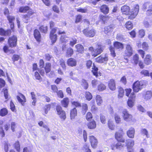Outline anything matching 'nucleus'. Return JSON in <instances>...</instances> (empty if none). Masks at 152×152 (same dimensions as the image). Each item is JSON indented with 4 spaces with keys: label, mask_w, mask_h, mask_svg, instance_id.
<instances>
[{
    "label": "nucleus",
    "mask_w": 152,
    "mask_h": 152,
    "mask_svg": "<svg viewBox=\"0 0 152 152\" xmlns=\"http://www.w3.org/2000/svg\"><path fill=\"white\" fill-rule=\"evenodd\" d=\"M139 6L137 4L135 5L134 8L129 11L128 14L129 15V18L131 19H133L135 18L138 14L139 11Z\"/></svg>",
    "instance_id": "obj_1"
},
{
    "label": "nucleus",
    "mask_w": 152,
    "mask_h": 152,
    "mask_svg": "<svg viewBox=\"0 0 152 152\" xmlns=\"http://www.w3.org/2000/svg\"><path fill=\"white\" fill-rule=\"evenodd\" d=\"M144 83L143 81H137L135 82L133 86L134 91L136 92H138L143 88L144 85Z\"/></svg>",
    "instance_id": "obj_2"
},
{
    "label": "nucleus",
    "mask_w": 152,
    "mask_h": 152,
    "mask_svg": "<svg viewBox=\"0 0 152 152\" xmlns=\"http://www.w3.org/2000/svg\"><path fill=\"white\" fill-rule=\"evenodd\" d=\"M83 32L85 36L89 37H93L96 33V31L94 28H86L83 30Z\"/></svg>",
    "instance_id": "obj_3"
},
{
    "label": "nucleus",
    "mask_w": 152,
    "mask_h": 152,
    "mask_svg": "<svg viewBox=\"0 0 152 152\" xmlns=\"http://www.w3.org/2000/svg\"><path fill=\"white\" fill-rule=\"evenodd\" d=\"M56 109L57 114L58 115L60 118L63 120L64 121L66 118L65 112L62 110V107L60 105L56 106Z\"/></svg>",
    "instance_id": "obj_4"
},
{
    "label": "nucleus",
    "mask_w": 152,
    "mask_h": 152,
    "mask_svg": "<svg viewBox=\"0 0 152 152\" xmlns=\"http://www.w3.org/2000/svg\"><path fill=\"white\" fill-rule=\"evenodd\" d=\"M133 53V50L132 45L129 44H127L124 51L125 56L129 57L132 55Z\"/></svg>",
    "instance_id": "obj_5"
},
{
    "label": "nucleus",
    "mask_w": 152,
    "mask_h": 152,
    "mask_svg": "<svg viewBox=\"0 0 152 152\" xmlns=\"http://www.w3.org/2000/svg\"><path fill=\"white\" fill-rule=\"evenodd\" d=\"M123 117L124 119L126 121H131L132 120L133 116L129 114L127 110H124L122 112Z\"/></svg>",
    "instance_id": "obj_6"
},
{
    "label": "nucleus",
    "mask_w": 152,
    "mask_h": 152,
    "mask_svg": "<svg viewBox=\"0 0 152 152\" xmlns=\"http://www.w3.org/2000/svg\"><path fill=\"white\" fill-rule=\"evenodd\" d=\"M124 134L122 130L119 132H116L115 134V139L118 141L124 142L125 140L123 137Z\"/></svg>",
    "instance_id": "obj_7"
},
{
    "label": "nucleus",
    "mask_w": 152,
    "mask_h": 152,
    "mask_svg": "<svg viewBox=\"0 0 152 152\" xmlns=\"http://www.w3.org/2000/svg\"><path fill=\"white\" fill-rule=\"evenodd\" d=\"M17 38L16 36H13L12 37H10L8 40V44L11 48L15 47L16 45Z\"/></svg>",
    "instance_id": "obj_8"
},
{
    "label": "nucleus",
    "mask_w": 152,
    "mask_h": 152,
    "mask_svg": "<svg viewBox=\"0 0 152 152\" xmlns=\"http://www.w3.org/2000/svg\"><path fill=\"white\" fill-rule=\"evenodd\" d=\"M104 49L103 46L101 45H98L94 50V53H93L92 55L94 57L102 53Z\"/></svg>",
    "instance_id": "obj_9"
},
{
    "label": "nucleus",
    "mask_w": 152,
    "mask_h": 152,
    "mask_svg": "<svg viewBox=\"0 0 152 152\" xmlns=\"http://www.w3.org/2000/svg\"><path fill=\"white\" fill-rule=\"evenodd\" d=\"M89 139L92 147L94 148H95L98 143L97 139L93 136H90Z\"/></svg>",
    "instance_id": "obj_10"
},
{
    "label": "nucleus",
    "mask_w": 152,
    "mask_h": 152,
    "mask_svg": "<svg viewBox=\"0 0 152 152\" xmlns=\"http://www.w3.org/2000/svg\"><path fill=\"white\" fill-rule=\"evenodd\" d=\"M135 132L134 129L133 128L131 127L127 131V135L129 137L133 138L134 137Z\"/></svg>",
    "instance_id": "obj_11"
},
{
    "label": "nucleus",
    "mask_w": 152,
    "mask_h": 152,
    "mask_svg": "<svg viewBox=\"0 0 152 152\" xmlns=\"http://www.w3.org/2000/svg\"><path fill=\"white\" fill-rule=\"evenodd\" d=\"M17 98L18 101L23 105L24 103L26 102L25 96L22 94H19V95L17 96Z\"/></svg>",
    "instance_id": "obj_12"
},
{
    "label": "nucleus",
    "mask_w": 152,
    "mask_h": 152,
    "mask_svg": "<svg viewBox=\"0 0 152 152\" xmlns=\"http://www.w3.org/2000/svg\"><path fill=\"white\" fill-rule=\"evenodd\" d=\"M108 86L110 89L111 90L114 91L115 89V83L114 80L111 79L109 81Z\"/></svg>",
    "instance_id": "obj_13"
},
{
    "label": "nucleus",
    "mask_w": 152,
    "mask_h": 152,
    "mask_svg": "<svg viewBox=\"0 0 152 152\" xmlns=\"http://www.w3.org/2000/svg\"><path fill=\"white\" fill-rule=\"evenodd\" d=\"M67 64L68 65L71 66H75L76 65L77 62L75 59L70 58L67 60Z\"/></svg>",
    "instance_id": "obj_14"
},
{
    "label": "nucleus",
    "mask_w": 152,
    "mask_h": 152,
    "mask_svg": "<svg viewBox=\"0 0 152 152\" xmlns=\"http://www.w3.org/2000/svg\"><path fill=\"white\" fill-rule=\"evenodd\" d=\"M34 36L38 42L40 41L41 35L40 32L37 29H35L34 31Z\"/></svg>",
    "instance_id": "obj_15"
},
{
    "label": "nucleus",
    "mask_w": 152,
    "mask_h": 152,
    "mask_svg": "<svg viewBox=\"0 0 152 152\" xmlns=\"http://www.w3.org/2000/svg\"><path fill=\"white\" fill-rule=\"evenodd\" d=\"M69 102V99L68 98H65L63 99V100L61 101V103L62 106L66 108L68 107Z\"/></svg>",
    "instance_id": "obj_16"
},
{
    "label": "nucleus",
    "mask_w": 152,
    "mask_h": 152,
    "mask_svg": "<svg viewBox=\"0 0 152 152\" xmlns=\"http://www.w3.org/2000/svg\"><path fill=\"white\" fill-rule=\"evenodd\" d=\"M151 55L149 54L147 55L144 59V62L145 64L149 65L151 62Z\"/></svg>",
    "instance_id": "obj_17"
},
{
    "label": "nucleus",
    "mask_w": 152,
    "mask_h": 152,
    "mask_svg": "<svg viewBox=\"0 0 152 152\" xmlns=\"http://www.w3.org/2000/svg\"><path fill=\"white\" fill-rule=\"evenodd\" d=\"M130 10L129 7L125 5L123 6L121 8V10L123 14L127 15L129 13Z\"/></svg>",
    "instance_id": "obj_18"
},
{
    "label": "nucleus",
    "mask_w": 152,
    "mask_h": 152,
    "mask_svg": "<svg viewBox=\"0 0 152 152\" xmlns=\"http://www.w3.org/2000/svg\"><path fill=\"white\" fill-rule=\"evenodd\" d=\"M87 126L88 128L90 129H94L96 127V123L93 120L88 123Z\"/></svg>",
    "instance_id": "obj_19"
},
{
    "label": "nucleus",
    "mask_w": 152,
    "mask_h": 152,
    "mask_svg": "<svg viewBox=\"0 0 152 152\" xmlns=\"http://www.w3.org/2000/svg\"><path fill=\"white\" fill-rule=\"evenodd\" d=\"M152 96V93L150 91H147L143 97L145 100H148L150 99Z\"/></svg>",
    "instance_id": "obj_20"
},
{
    "label": "nucleus",
    "mask_w": 152,
    "mask_h": 152,
    "mask_svg": "<svg viewBox=\"0 0 152 152\" xmlns=\"http://www.w3.org/2000/svg\"><path fill=\"white\" fill-rule=\"evenodd\" d=\"M77 115V110L74 107L71 110L70 118L71 120L74 119Z\"/></svg>",
    "instance_id": "obj_21"
},
{
    "label": "nucleus",
    "mask_w": 152,
    "mask_h": 152,
    "mask_svg": "<svg viewBox=\"0 0 152 152\" xmlns=\"http://www.w3.org/2000/svg\"><path fill=\"white\" fill-rule=\"evenodd\" d=\"M96 101L97 105L100 106L103 102L102 97L99 95H97L96 98Z\"/></svg>",
    "instance_id": "obj_22"
},
{
    "label": "nucleus",
    "mask_w": 152,
    "mask_h": 152,
    "mask_svg": "<svg viewBox=\"0 0 152 152\" xmlns=\"http://www.w3.org/2000/svg\"><path fill=\"white\" fill-rule=\"evenodd\" d=\"M75 47L76 49V51L81 53L84 52V47L81 45L77 44L75 46Z\"/></svg>",
    "instance_id": "obj_23"
},
{
    "label": "nucleus",
    "mask_w": 152,
    "mask_h": 152,
    "mask_svg": "<svg viewBox=\"0 0 152 152\" xmlns=\"http://www.w3.org/2000/svg\"><path fill=\"white\" fill-rule=\"evenodd\" d=\"M114 45L115 48L120 50H122L124 48L123 44L119 42H116L114 43Z\"/></svg>",
    "instance_id": "obj_24"
},
{
    "label": "nucleus",
    "mask_w": 152,
    "mask_h": 152,
    "mask_svg": "<svg viewBox=\"0 0 152 152\" xmlns=\"http://www.w3.org/2000/svg\"><path fill=\"white\" fill-rule=\"evenodd\" d=\"M100 10L104 14H107L109 12V8L106 5H103L100 8Z\"/></svg>",
    "instance_id": "obj_25"
},
{
    "label": "nucleus",
    "mask_w": 152,
    "mask_h": 152,
    "mask_svg": "<svg viewBox=\"0 0 152 152\" xmlns=\"http://www.w3.org/2000/svg\"><path fill=\"white\" fill-rule=\"evenodd\" d=\"M127 142L126 143V146L128 149L133 147L134 145V141L133 140L129 139L127 140Z\"/></svg>",
    "instance_id": "obj_26"
},
{
    "label": "nucleus",
    "mask_w": 152,
    "mask_h": 152,
    "mask_svg": "<svg viewBox=\"0 0 152 152\" xmlns=\"http://www.w3.org/2000/svg\"><path fill=\"white\" fill-rule=\"evenodd\" d=\"M124 94V91L121 87H120L118 89V98L119 99L122 98Z\"/></svg>",
    "instance_id": "obj_27"
},
{
    "label": "nucleus",
    "mask_w": 152,
    "mask_h": 152,
    "mask_svg": "<svg viewBox=\"0 0 152 152\" xmlns=\"http://www.w3.org/2000/svg\"><path fill=\"white\" fill-rule=\"evenodd\" d=\"M73 49L71 48H69L66 50V56L68 57H70L73 55Z\"/></svg>",
    "instance_id": "obj_28"
},
{
    "label": "nucleus",
    "mask_w": 152,
    "mask_h": 152,
    "mask_svg": "<svg viewBox=\"0 0 152 152\" xmlns=\"http://www.w3.org/2000/svg\"><path fill=\"white\" fill-rule=\"evenodd\" d=\"M29 9V7L28 6L21 7L19 9V12H20L25 13Z\"/></svg>",
    "instance_id": "obj_29"
},
{
    "label": "nucleus",
    "mask_w": 152,
    "mask_h": 152,
    "mask_svg": "<svg viewBox=\"0 0 152 152\" xmlns=\"http://www.w3.org/2000/svg\"><path fill=\"white\" fill-rule=\"evenodd\" d=\"M8 113V111L6 108H3L0 111V115L1 116H4Z\"/></svg>",
    "instance_id": "obj_30"
},
{
    "label": "nucleus",
    "mask_w": 152,
    "mask_h": 152,
    "mask_svg": "<svg viewBox=\"0 0 152 152\" xmlns=\"http://www.w3.org/2000/svg\"><path fill=\"white\" fill-rule=\"evenodd\" d=\"M98 70V69L94 65L93 67L92 68V72L93 73V75L96 76V77H97L99 76Z\"/></svg>",
    "instance_id": "obj_31"
},
{
    "label": "nucleus",
    "mask_w": 152,
    "mask_h": 152,
    "mask_svg": "<svg viewBox=\"0 0 152 152\" xmlns=\"http://www.w3.org/2000/svg\"><path fill=\"white\" fill-rule=\"evenodd\" d=\"M51 65L50 63H46V66L45 67V70L46 73L49 72L51 70Z\"/></svg>",
    "instance_id": "obj_32"
},
{
    "label": "nucleus",
    "mask_w": 152,
    "mask_h": 152,
    "mask_svg": "<svg viewBox=\"0 0 152 152\" xmlns=\"http://www.w3.org/2000/svg\"><path fill=\"white\" fill-rule=\"evenodd\" d=\"M50 38L52 40V42L54 43L56 41L57 39V36L56 34H50Z\"/></svg>",
    "instance_id": "obj_33"
},
{
    "label": "nucleus",
    "mask_w": 152,
    "mask_h": 152,
    "mask_svg": "<svg viewBox=\"0 0 152 152\" xmlns=\"http://www.w3.org/2000/svg\"><path fill=\"white\" fill-rule=\"evenodd\" d=\"M98 90L101 91L105 90L106 88V86L104 84L101 83L98 85Z\"/></svg>",
    "instance_id": "obj_34"
},
{
    "label": "nucleus",
    "mask_w": 152,
    "mask_h": 152,
    "mask_svg": "<svg viewBox=\"0 0 152 152\" xmlns=\"http://www.w3.org/2000/svg\"><path fill=\"white\" fill-rule=\"evenodd\" d=\"M139 60L138 55L136 54L134 55L133 57V61L134 63L135 64H137L138 63Z\"/></svg>",
    "instance_id": "obj_35"
},
{
    "label": "nucleus",
    "mask_w": 152,
    "mask_h": 152,
    "mask_svg": "<svg viewBox=\"0 0 152 152\" xmlns=\"http://www.w3.org/2000/svg\"><path fill=\"white\" fill-rule=\"evenodd\" d=\"M85 97L86 99L88 100H90L92 98L91 94L89 92H86L85 93Z\"/></svg>",
    "instance_id": "obj_36"
},
{
    "label": "nucleus",
    "mask_w": 152,
    "mask_h": 152,
    "mask_svg": "<svg viewBox=\"0 0 152 152\" xmlns=\"http://www.w3.org/2000/svg\"><path fill=\"white\" fill-rule=\"evenodd\" d=\"M39 29L41 32L46 33L48 31V27L47 26L43 25L39 28Z\"/></svg>",
    "instance_id": "obj_37"
},
{
    "label": "nucleus",
    "mask_w": 152,
    "mask_h": 152,
    "mask_svg": "<svg viewBox=\"0 0 152 152\" xmlns=\"http://www.w3.org/2000/svg\"><path fill=\"white\" fill-rule=\"evenodd\" d=\"M141 75H143L144 76H149V71L143 69L140 72Z\"/></svg>",
    "instance_id": "obj_38"
},
{
    "label": "nucleus",
    "mask_w": 152,
    "mask_h": 152,
    "mask_svg": "<svg viewBox=\"0 0 152 152\" xmlns=\"http://www.w3.org/2000/svg\"><path fill=\"white\" fill-rule=\"evenodd\" d=\"M81 85L85 89H87L88 87V84L86 81L83 79L82 81Z\"/></svg>",
    "instance_id": "obj_39"
},
{
    "label": "nucleus",
    "mask_w": 152,
    "mask_h": 152,
    "mask_svg": "<svg viewBox=\"0 0 152 152\" xmlns=\"http://www.w3.org/2000/svg\"><path fill=\"white\" fill-rule=\"evenodd\" d=\"M108 125L109 128L112 130H113L115 129V125L113 123V122L110 121H109L108 123Z\"/></svg>",
    "instance_id": "obj_40"
},
{
    "label": "nucleus",
    "mask_w": 152,
    "mask_h": 152,
    "mask_svg": "<svg viewBox=\"0 0 152 152\" xmlns=\"http://www.w3.org/2000/svg\"><path fill=\"white\" fill-rule=\"evenodd\" d=\"M7 18L10 23H13V21L15 20V17L14 16L10 15H8L7 16Z\"/></svg>",
    "instance_id": "obj_41"
},
{
    "label": "nucleus",
    "mask_w": 152,
    "mask_h": 152,
    "mask_svg": "<svg viewBox=\"0 0 152 152\" xmlns=\"http://www.w3.org/2000/svg\"><path fill=\"white\" fill-rule=\"evenodd\" d=\"M115 147L116 149L119 150H121L123 149V146L120 143H118L115 145Z\"/></svg>",
    "instance_id": "obj_42"
},
{
    "label": "nucleus",
    "mask_w": 152,
    "mask_h": 152,
    "mask_svg": "<svg viewBox=\"0 0 152 152\" xmlns=\"http://www.w3.org/2000/svg\"><path fill=\"white\" fill-rule=\"evenodd\" d=\"M101 56L102 57V63L107 62L108 60V56L106 54L102 55Z\"/></svg>",
    "instance_id": "obj_43"
},
{
    "label": "nucleus",
    "mask_w": 152,
    "mask_h": 152,
    "mask_svg": "<svg viewBox=\"0 0 152 152\" xmlns=\"http://www.w3.org/2000/svg\"><path fill=\"white\" fill-rule=\"evenodd\" d=\"M126 27L128 30L131 29L132 28L133 25L130 22H128L126 24Z\"/></svg>",
    "instance_id": "obj_44"
},
{
    "label": "nucleus",
    "mask_w": 152,
    "mask_h": 152,
    "mask_svg": "<svg viewBox=\"0 0 152 152\" xmlns=\"http://www.w3.org/2000/svg\"><path fill=\"white\" fill-rule=\"evenodd\" d=\"M145 35V31L143 29L140 30L139 31V37L140 38H142Z\"/></svg>",
    "instance_id": "obj_45"
},
{
    "label": "nucleus",
    "mask_w": 152,
    "mask_h": 152,
    "mask_svg": "<svg viewBox=\"0 0 152 152\" xmlns=\"http://www.w3.org/2000/svg\"><path fill=\"white\" fill-rule=\"evenodd\" d=\"M15 148L17 151L19 152L20 151V145L19 141H17L15 143Z\"/></svg>",
    "instance_id": "obj_46"
},
{
    "label": "nucleus",
    "mask_w": 152,
    "mask_h": 152,
    "mask_svg": "<svg viewBox=\"0 0 152 152\" xmlns=\"http://www.w3.org/2000/svg\"><path fill=\"white\" fill-rule=\"evenodd\" d=\"M110 50L111 52V55L113 57H114L116 56L115 53L114 49L112 47L110 46Z\"/></svg>",
    "instance_id": "obj_47"
},
{
    "label": "nucleus",
    "mask_w": 152,
    "mask_h": 152,
    "mask_svg": "<svg viewBox=\"0 0 152 152\" xmlns=\"http://www.w3.org/2000/svg\"><path fill=\"white\" fill-rule=\"evenodd\" d=\"M99 18L103 21H105L108 19V18L106 15H101L99 16Z\"/></svg>",
    "instance_id": "obj_48"
},
{
    "label": "nucleus",
    "mask_w": 152,
    "mask_h": 152,
    "mask_svg": "<svg viewBox=\"0 0 152 152\" xmlns=\"http://www.w3.org/2000/svg\"><path fill=\"white\" fill-rule=\"evenodd\" d=\"M92 118V115L91 113L88 112L86 115V119L88 121L90 120Z\"/></svg>",
    "instance_id": "obj_49"
},
{
    "label": "nucleus",
    "mask_w": 152,
    "mask_h": 152,
    "mask_svg": "<svg viewBox=\"0 0 152 152\" xmlns=\"http://www.w3.org/2000/svg\"><path fill=\"white\" fill-rule=\"evenodd\" d=\"M77 40L75 38H72L70 42V45L72 46L75 45L77 42Z\"/></svg>",
    "instance_id": "obj_50"
},
{
    "label": "nucleus",
    "mask_w": 152,
    "mask_h": 152,
    "mask_svg": "<svg viewBox=\"0 0 152 152\" xmlns=\"http://www.w3.org/2000/svg\"><path fill=\"white\" fill-rule=\"evenodd\" d=\"M115 120L117 123H119L121 122V118L120 116L117 114H115Z\"/></svg>",
    "instance_id": "obj_51"
},
{
    "label": "nucleus",
    "mask_w": 152,
    "mask_h": 152,
    "mask_svg": "<svg viewBox=\"0 0 152 152\" xmlns=\"http://www.w3.org/2000/svg\"><path fill=\"white\" fill-rule=\"evenodd\" d=\"M60 64L63 69H65L66 67L64 61L63 59H61L60 61Z\"/></svg>",
    "instance_id": "obj_52"
},
{
    "label": "nucleus",
    "mask_w": 152,
    "mask_h": 152,
    "mask_svg": "<svg viewBox=\"0 0 152 152\" xmlns=\"http://www.w3.org/2000/svg\"><path fill=\"white\" fill-rule=\"evenodd\" d=\"M142 48L145 50L148 49V45L147 43L145 42H144L142 45Z\"/></svg>",
    "instance_id": "obj_53"
},
{
    "label": "nucleus",
    "mask_w": 152,
    "mask_h": 152,
    "mask_svg": "<svg viewBox=\"0 0 152 152\" xmlns=\"http://www.w3.org/2000/svg\"><path fill=\"white\" fill-rule=\"evenodd\" d=\"M124 37L122 35L120 34H118L117 36V39L119 41H123Z\"/></svg>",
    "instance_id": "obj_54"
},
{
    "label": "nucleus",
    "mask_w": 152,
    "mask_h": 152,
    "mask_svg": "<svg viewBox=\"0 0 152 152\" xmlns=\"http://www.w3.org/2000/svg\"><path fill=\"white\" fill-rule=\"evenodd\" d=\"M98 110V108L95 105H93L91 107V110L92 112L96 113Z\"/></svg>",
    "instance_id": "obj_55"
},
{
    "label": "nucleus",
    "mask_w": 152,
    "mask_h": 152,
    "mask_svg": "<svg viewBox=\"0 0 152 152\" xmlns=\"http://www.w3.org/2000/svg\"><path fill=\"white\" fill-rule=\"evenodd\" d=\"M147 13L148 14H152V4L149 6L148 9L147 10Z\"/></svg>",
    "instance_id": "obj_56"
},
{
    "label": "nucleus",
    "mask_w": 152,
    "mask_h": 152,
    "mask_svg": "<svg viewBox=\"0 0 152 152\" xmlns=\"http://www.w3.org/2000/svg\"><path fill=\"white\" fill-rule=\"evenodd\" d=\"M127 104L129 107H132L134 105V102L131 100H129L127 102Z\"/></svg>",
    "instance_id": "obj_57"
},
{
    "label": "nucleus",
    "mask_w": 152,
    "mask_h": 152,
    "mask_svg": "<svg viewBox=\"0 0 152 152\" xmlns=\"http://www.w3.org/2000/svg\"><path fill=\"white\" fill-rule=\"evenodd\" d=\"M56 93H57L58 96L61 98H63V97L64 94L62 91H59Z\"/></svg>",
    "instance_id": "obj_58"
},
{
    "label": "nucleus",
    "mask_w": 152,
    "mask_h": 152,
    "mask_svg": "<svg viewBox=\"0 0 152 152\" xmlns=\"http://www.w3.org/2000/svg\"><path fill=\"white\" fill-rule=\"evenodd\" d=\"M72 105L76 107H79L81 106L80 104L78 102H72Z\"/></svg>",
    "instance_id": "obj_59"
},
{
    "label": "nucleus",
    "mask_w": 152,
    "mask_h": 152,
    "mask_svg": "<svg viewBox=\"0 0 152 152\" xmlns=\"http://www.w3.org/2000/svg\"><path fill=\"white\" fill-rule=\"evenodd\" d=\"M15 4V0H11L10 3V7L11 9L13 8Z\"/></svg>",
    "instance_id": "obj_60"
},
{
    "label": "nucleus",
    "mask_w": 152,
    "mask_h": 152,
    "mask_svg": "<svg viewBox=\"0 0 152 152\" xmlns=\"http://www.w3.org/2000/svg\"><path fill=\"white\" fill-rule=\"evenodd\" d=\"M82 16L80 15H78L76 17V20H75V23H77L79 22H80L82 19Z\"/></svg>",
    "instance_id": "obj_61"
},
{
    "label": "nucleus",
    "mask_w": 152,
    "mask_h": 152,
    "mask_svg": "<svg viewBox=\"0 0 152 152\" xmlns=\"http://www.w3.org/2000/svg\"><path fill=\"white\" fill-rule=\"evenodd\" d=\"M77 11L80 12H81L82 13H86L87 11V10L86 9H82V8H79L77 10Z\"/></svg>",
    "instance_id": "obj_62"
},
{
    "label": "nucleus",
    "mask_w": 152,
    "mask_h": 152,
    "mask_svg": "<svg viewBox=\"0 0 152 152\" xmlns=\"http://www.w3.org/2000/svg\"><path fill=\"white\" fill-rule=\"evenodd\" d=\"M50 105L48 104L46 106V108L45 109V113L46 114H47L48 113V111L50 110Z\"/></svg>",
    "instance_id": "obj_63"
},
{
    "label": "nucleus",
    "mask_w": 152,
    "mask_h": 152,
    "mask_svg": "<svg viewBox=\"0 0 152 152\" xmlns=\"http://www.w3.org/2000/svg\"><path fill=\"white\" fill-rule=\"evenodd\" d=\"M5 85V82L4 80L1 78H0V88H1L4 87Z\"/></svg>",
    "instance_id": "obj_64"
}]
</instances>
